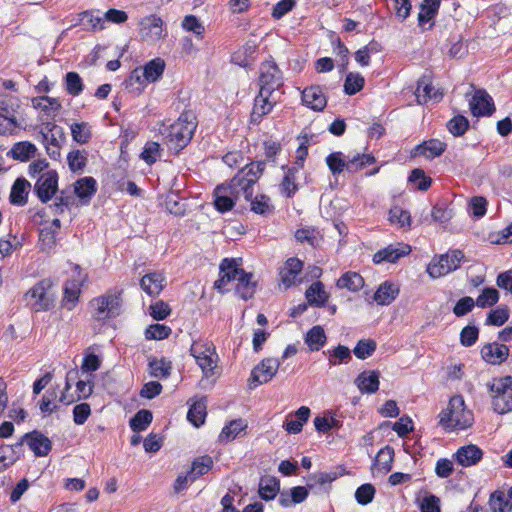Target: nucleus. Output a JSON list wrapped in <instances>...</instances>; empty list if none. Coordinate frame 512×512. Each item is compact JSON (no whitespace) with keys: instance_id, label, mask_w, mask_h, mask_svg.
<instances>
[{"instance_id":"60","label":"nucleus","mask_w":512,"mask_h":512,"mask_svg":"<svg viewBox=\"0 0 512 512\" xmlns=\"http://www.w3.org/2000/svg\"><path fill=\"white\" fill-rule=\"evenodd\" d=\"M499 300V292L495 288H485L477 297L475 304L485 308L496 304Z\"/></svg>"},{"instance_id":"63","label":"nucleus","mask_w":512,"mask_h":512,"mask_svg":"<svg viewBox=\"0 0 512 512\" xmlns=\"http://www.w3.org/2000/svg\"><path fill=\"white\" fill-rule=\"evenodd\" d=\"M376 349V342L371 339L360 340L356 344L353 352L358 359H366L371 356Z\"/></svg>"},{"instance_id":"9","label":"nucleus","mask_w":512,"mask_h":512,"mask_svg":"<svg viewBox=\"0 0 512 512\" xmlns=\"http://www.w3.org/2000/svg\"><path fill=\"white\" fill-rule=\"evenodd\" d=\"M220 277L215 281L214 287L220 292L229 291V284L237 282L244 270L240 268L234 259L225 258L220 264Z\"/></svg>"},{"instance_id":"10","label":"nucleus","mask_w":512,"mask_h":512,"mask_svg":"<svg viewBox=\"0 0 512 512\" xmlns=\"http://www.w3.org/2000/svg\"><path fill=\"white\" fill-rule=\"evenodd\" d=\"M49 286L48 281L42 280L27 291L26 297L34 300L31 303V307L34 311H47L54 306V299L48 293Z\"/></svg>"},{"instance_id":"8","label":"nucleus","mask_w":512,"mask_h":512,"mask_svg":"<svg viewBox=\"0 0 512 512\" xmlns=\"http://www.w3.org/2000/svg\"><path fill=\"white\" fill-rule=\"evenodd\" d=\"M283 85V75L277 64L272 61H264L259 68V86L270 92H275Z\"/></svg>"},{"instance_id":"29","label":"nucleus","mask_w":512,"mask_h":512,"mask_svg":"<svg viewBox=\"0 0 512 512\" xmlns=\"http://www.w3.org/2000/svg\"><path fill=\"white\" fill-rule=\"evenodd\" d=\"M394 458V450L390 446H385L384 448L380 449L377 453L372 470L375 472L381 474H386L389 472L392 468V462Z\"/></svg>"},{"instance_id":"4","label":"nucleus","mask_w":512,"mask_h":512,"mask_svg":"<svg viewBox=\"0 0 512 512\" xmlns=\"http://www.w3.org/2000/svg\"><path fill=\"white\" fill-rule=\"evenodd\" d=\"M492 407L498 414L512 411V376L494 378L487 383Z\"/></svg>"},{"instance_id":"43","label":"nucleus","mask_w":512,"mask_h":512,"mask_svg":"<svg viewBox=\"0 0 512 512\" xmlns=\"http://www.w3.org/2000/svg\"><path fill=\"white\" fill-rule=\"evenodd\" d=\"M79 294L80 282L76 280L67 282L64 287L63 306L72 310L78 302Z\"/></svg>"},{"instance_id":"17","label":"nucleus","mask_w":512,"mask_h":512,"mask_svg":"<svg viewBox=\"0 0 512 512\" xmlns=\"http://www.w3.org/2000/svg\"><path fill=\"white\" fill-rule=\"evenodd\" d=\"M24 441L37 457L46 456L52 448L50 439L36 430L26 433L20 442Z\"/></svg>"},{"instance_id":"34","label":"nucleus","mask_w":512,"mask_h":512,"mask_svg":"<svg viewBox=\"0 0 512 512\" xmlns=\"http://www.w3.org/2000/svg\"><path fill=\"white\" fill-rule=\"evenodd\" d=\"M306 299L310 305L317 307L324 306L327 302L329 295L324 289L322 282L313 283L305 293Z\"/></svg>"},{"instance_id":"48","label":"nucleus","mask_w":512,"mask_h":512,"mask_svg":"<svg viewBox=\"0 0 512 512\" xmlns=\"http://www.w3.org/2000/svg\"><path fill=\"white\" fill-rule=\"evenodd\" d=\"M213 466V460L210 456H202L195 459L192 463L191 471L188 473L190 481H195L199 476L206 474Z\"/></svg>"},{"instance_id":"56","label":"nucleus","mask_w":512,"mask_h":512,"mask_svg":"<svg viewBox=\"0 0 512 512\" xmlns=\"http://www.w3.org/2000/svg\"><path fill=\"white\" fill-rule=\"evenodd\" d=\"M365 80L364 77L359 73H349L346 76L344 83V91L348 95H354L360 90H362L364 86Z\"/></svg>"},{"instance_id":"51","label":"nucleus","mask_w":512,"mask_h":512,"mask_svg":"<svg viewBox=\"0 0 512 512\" xmlns=\"http://www.w3.org/2000/svg\"><path fill=\"white\" fill-rule=\"evenodd\" d=\"M326 164L333 175L347 171L348 160L341 152H333L326 157Z\"/></svg>"},{"instance_id":"59","label":"nucleus","mask_w":512,"mask_h":512,"mask_svg":"<svg viewBox=\"0 0 512 512\" xmlns=\"http://www.w3.org/2000/svg\"><path fill=\"white\" fill-rule=\"evenodd\" d=\"M161 148L157 142H147L140 154V158L148 165L154 164L160 156Z\"/></svg>"},{"instance_id":"20","label":"nucleus","mask_w":512,"mask_h":512,"mask_svg":"<svg viewBox=\"0 0 512 512\" xmlns=\"http://www.w3.org/2000/svg\"><path fill=\"white\" fill-rule=\"evenodd\" d=\"M302 102L315 111H322L327 104V99L319 86H310L302 91Z\"/></svg>"},{"instance_id":"47","label":"nucleus","mask_w":512,"mask_h":512,"mask_svg":"<svg viewBox=\"0 0 512 512\" xmlns=\"http://www.w3.org/2000/svg\"><path fill=\"white\" fill-rule=\"evenodd\" d=\"M81 21L92 30H103L105 28L104 14L99 10H88L80 14Z\"/></svg>"},{"instance_id":"1","label":"nucleus","mask_w":512,"mask_h":512,"mask_svg":"<svg viewBox=\"0 0 512 512\" xmlns=\"http://www.w3.org/2000/svg\"><path fill=\"white\" fill-rule=\"evenodd\" d=\"M196 116L192 111H184L169 127L165 136L168 149L178 153L191 141L196 130Z\"/></svg>"},{"instance_id":"52","label":"nucleus","mask_w":512,"mask_h":512,"mask_svg":"<svg viewBox=\"0 0 512 512\" xmlns=\"http://www.w3.org/2000/svg\"><path fill=\"white\" fill-rule=\"evenodd\" d=\"M347 160V171L350 173H355L375 162V158L371 154H357L347 157Z\"/></svg>"},{"instance_id":"15","label":"nucleus","mask_w":512,"mask_h":512,"mask_svg":"<svg viewBox=\"0 0 512 512\" xmlns=\"http://www.w3.org/2000/svg\"><path fill=\"white\" fill-rule=\"evenodd\" d=\"M470 110L473 116H489L494 110L492 97L483 89L476 90L469 102Z\"/></svg>"},{"instance_id":"58","label":"nucleus","mask_w":512,"mask_h":512,"mask_svg":"<svg viewBox=\"0 0 512 512\" xmlns=\"http://www.w3.org/2000/svg\"><path fill=\"white\" fill-rule=\"evenodd\" d=\"M150 375L155 378H166L170 375V362L154 359L149 362Z\"/></svg>"},{"instance_id":"7","label":"nucleus","mask_w":512,"mask_h":512,"mask_svg":"<svg viewBox=\"0 0 512 512\" xmlns=\"http://www.w3.org/2000/svg\"><path fill=\"white\" fill-rule=\"evenodd\" d=\"M93 308V316L97 320H106L114 318L120 313L121 298L120 293L109 292L90 301Z\"/></svg>"},{"instance_id":"23","label":"nucleus","mask_w":512,"mask_h":512,"mask_svg":"<svg viewBox=\"0 0 512 512\" xmlns=\"http://www.w3.org/2000/svg\"><path fill=\"white\" fill-rule=\"evenodd\" d=\"M309 417L310 409L307 406H301L294 414L287 416L283 428L290 434H298Z\"/></svg>"},{"instance_id":"46","label":"nucleus","mask_w":512,"mask_h":512,"mask_svg":"<svg viewBox=\"0 0 512 512\" xmlns=\"http://www.w3.org/2000/svg\"><path fill=\"white\" fill-rule=\"evenodd\" d=\"M249 201L251 211L254 213L262 216H268L273 213L274 207L271 204L270 198L268 196L260 194L254 198L251 197Z\"/></svg>"},{"instance_id":"44","label":"nucleus","mask_w":512,"mask_h":512,"mask_svg":"<svg viewBox=\"0 0 512 512\" xmlns=\"http://www.w3.org/2000/svg\"><path fill=\"white\" fill-rule=\"evenodd\" d=\"M72 139L79 144H86L92 137V127L88 122H77L70 125Z\"/></svg>"},{"instance_id":"16","label":"nucleus","mask_w":512,"mask_h":512,"mask_svg":"<svg viewBox=\"0 0 512 512\" xmlns=\"http://www.w3.org/2000/svg\"><path fill=\"white\" fill-rule=\"evenodd\" d=\"M410 252L411 247L407 244L399 243L397 245H388L373 255V262L375 264H381L383 262L395 263Z\"/></svg>"},{"instance_id":"64","label":"nucleus","mask_w":512,"mask_h":512,"mask_svg":"<svg viewBox=\"0 0 512 512\" xmlns=\"http://www.w3.org/2000/svg\"><path fill=\"white\" fill-rule=\"evenodd\" d=\"M409 182L415 184L418 190L426 191L431 186L432 180L423 170L414 169L409 176Z\"/></svg>"},{"instance_id":"2","label":"nucleus","mask_w":512,"mask_h":512,"mask_svg":"<svg viewBox=\"0 0 512 512\" xmlns=\"http://www.w3.org/2000/svg\"><path fill=\"white\" fill-rule=\"evenodd\" d=\"M264 168V162H252L239 170L227 186L238 198L243 196L246 200H250L254 193V186Z\"/></svg>"},{"instance_id":"26","label":"nucleus","mask_w":512,"mask_h":512,"mask_svg":"<svg viewBox=\"0 0 512 512\" xmlns=\"http://www.w3.org/2000/svg\"><path fill=\"white\" fill-rule=\"evenodd\" d=\"M31 184L24 178H17L12 185L10 192V202L16 206H24L27 203Z\"/></svg>"},{"instance_id":"22","label":"nucleus","mask_w":512,"mask_h":512,"mask_svg":"<svg viewBox=\"0 0 512 512\" xmlns=\"http://www.w3.org/2000/svg\"><path fill=\"white\" fill-rule=\"evenodd\" d=\"M303 268V263L298 258L292 257L289 258L285 265L280 270V282L284 286L285 289L291 287L300 274Z\"/></svg>"},{"instance_id":"3","label":"nucleus","mask_w":512,"mask_h":512,"mask_svg":"<svg viewBox=\"0 0 512 512\" xmlns=\"http://www.w3.org/2000/svg\"><path fill=\"white\" fill-rule=\"evenodd\" d=\"M440 424L446 428L466 429L470 427L474 421L473 413L466 409L462 396H453L448 408L439 415Z\"/></svg>"},{"instance_id":"30","label":"nucleus","mask_w":512,"mask_h":512,"mask_svg":"<svg viewBox=\"0 0 512 512\" xmlns=\"http://www.w3.org/2000/svg\"><path fill=\"white\" fill-rule=\"evenodd\" d=\"M398 294V286L386 281L378 287L373 298L379 305H389L396 299Z\"/></svg>"},{"instance_id":"55","label":"nucleus","mask_w":512,"mask_h":512,"mask_svg":"<svg viewBox=\"0 0 512 512\" xmlns=\"http://www.w3.org/2000/svg\"><path fill=\"white\" fill-rule=\"evenodd\" d=\"M489 505L492 512H510L512 505L503 492L496 491L491 494Z\"/></svg>"},{"instance_id":"21","label":"nucleus","mask_w":512,"mask_h":512,"mask_svg":"<svg viewBox=\"0 0 512 512\" xmlns=\"http://www.w3.org/2000/svg\"><path fill=\"white\" fill-rule=\"evenodd\" d=\"M415 96L419 104H424L429 100L440 101L443 94L434 89L428 76H423L417 82Z\"/></svg>"},{"instance_id":"32","label":"nucleus","mask_w":512,"mask_h":512,"mask_svg":"<svg viewBox=\"0 0 512 512\" xmlns=\"http://www.w3.org/2000/svg\"><path fill=\"white\" fill-rule=\"evenodd\" d=\"M280 484L276 477L263 476L259 481V495L263 500L269 501L279 493Z\"/></svg>"},{"instance_id":"24","label":"nucleus","mask_w":512,"mask_h":512,"mask_svg":"<svg viewBox=\"0 0 512 512\" xmlns=\"http://www.w3.org/2000/svg\"><path fill=\"white\" fill-rule=\"evenodd\" d=\"M483 452L476 445H467L460 447L454 457L457 463L463 467H469L477 464L482 458Z\"/></svg>"},{"instance_id":"6","label":"nucleus","mask_w":512,"mask_h":512,"mask_svg":"<svg viewBox=\"0 0 512 512\" xmlns=\"http://www.w3.org/2000/svg\"><path fill=\"white\" fill-rule=\"evenodd\" d=\"M191 355L200 367L205 377L214 375L218 355L212 343L194 342L190 348Z\"/></svg>"},{"instance_id":"5","label":"nucleus","mask_w":512,"mask_h":512,"mask_svg":"<svg viewBox=\"0 0 512 512\" xmlns=\"http://www.w3.org/2000/svg\"><path fill=\"white\" fill-rule=\"evenodd\" d=\"M463 259L464 254L461 250H449L445 254L434 256L428 264L426 271L431 278H440L457 270Z\"/></svg>"},{"instance_id":"62","label":"nucleus","mask_w":512,"mask_h":512,"mask_svg":"<svg viewBox=\"0 0 512 512\" xmlns=\"http://www.w3.org/2000/svg\"><path fill=\"white\" fill-rule=\"evenodd\" d=\"M469 127L468 120L461 115L455 116L447 122V129L454 136L463 135Z\"/></svg>"},{"instance_id":"28","label":"nucleus","mask_w":512,"mask_h":512,"mask_svg":"<svg viewBox=\"0 0 512 512\" xmlns=\"http://www.w3.org/2000/svg\"><path fill=\"white\" fill-rule=\"evenodd\" d=\"M355 384L362 393H375L379 389V373L364 371L357 376Z\"/></svg>"},{"instance_id":"35","label":"nucleus","mask_w":512,"mask_h":512,"mask_svg":"<svg viewBox=\"0 0 512 512\" xmlns=\"http://www.w3.org/2000/svg\"><path fill=\"white\" fill-rule=\"evenodd\" d=\"M36 151L37 148L33 143L29 141H21L12 146L9 155H11L15 160L25 162L34 157Z\"/></svg>"},{"instance_id":"19","label":"nucleus","mask_w":512,"mask_h":512,"mask_svg":"<svg viewBox=\"0 0 512 512\" xmlns=\"http://www.w3.org/2000/svg\"><path fill=\"white\" fill-rule=\"evenodd\" d=\"M509 355V348L504 344L489 343L481 348V356L484 361L492 365L503 363Z\"/></svg>"},{"instance_id":"53","label":"nucleus","mask_w":512,"mask_h":512,"mask_svg":"<svg viewBox=\"0 0 512 512\" xmlns=\"http://www.w3.org/2000/svg\"><path fill=\"white\" fill-rule=\"evenodd\" d=\"M153 416L149 410L138 411L130 420V427L134 432L144 431L152 422Z\"/></svg>"},{"instance_id":"36","label":"nucleus","mask_w":512,"mask_h":512,"mask_svg":"<svg viewBox=\"0 0 512 512\" xmlns=\"http://www.w3.org/2000/svg\"><path fill=\"white\" fill-rule=\"evenodd\" d=\"M33 106L37 109H40L44 112L48 117H55L62 106L60 101L57 98H52L48 96L38 97L32 100Z\"/></svg>"},{"instance_id":"27","label":"nucleus","mask_w":512,"mask_h":512,"mask_svg":"<svg viewBox=\"0 0 512 512\" xmlns=\"http://www.w3.org/2000/svg\"><path fill=\"white\" fill-rule=\"evenodd\" d=\"M165 278L160 273H149L142 277L140 285L141 288L149 295V296H157L164 288Z\"/></svg>"},{"instance_id":"41","label":"nucleus","mask_w":512,"mask_h":512,"mask_svg":"<svg viewBox=\"0 0 512 512\" xmlns=\"http://www.w3.org/2000/svg\"><path fill=\"white\" fill-rule=\"evenodd\" d=\"M206 414V400L202 398L191 405L187 413V419L195 427H199L204 423Z\"/></svg>"},{"instance_id":"14","label":"nucleus","mask_w":512,"mask_h":512,"mask_svg":"<svg viewBox=\"0 0 512 512\" xmlns=\"http://www.w3.org/2000/svg\"><path fill=\"white\" fill-rule=\"evenodd\" d=\"M139 25L141 39L149 44L157 42L163 35V21L156 15L144 17Z\"/></svg>"},{"instance_id":"12","label":"nucleus","mask_w":512,"mask_h":512,"mask_svg":"<svg viewBox=\"0 0 512 512\" xmlns=\"http://www.w3.org/2000/svg\"><path fill=\"white\" fill-rule=\"evenodd\" d=\"M35 192L41 202L47 203L58 189V174L55 170L42 173L35 184Z\"/></svg>"},{"instance_id":"54","label":"nucleus","mask_w":512,"mask_h":512,"mask_svg":"<svg viewBox=\"0 0 512 512\" xmlns=\"http://www.w3.org/2000/svg\"><path fill=\"white\" fill-rule=\"evenodd\" d=\"M389 220L392 224H396L401 228L410 227L411 225L410 213L399 206H394L390 209Z\"/></svg>"},{"instance_id":"25","label":"nucleus","mask_w":512,"mask_h":512,"mask_svg":"<svg viewBox=\"0 0 512 512\" xmlns=\"http://www.w3.org/2000/svg\"><path fill=\"white\" fill-rule=\"evenodd\" d=\"M96 191L97 182L93 177H83L74 183V193L84 204L89 203Z\"/></svg>"},{"instance_id":"45","label":"nucleus","mask_w":512,"mask_h":512,"mask_svg":"<svg viewBox=\"0 0 512 512\" xmlns=\"http://www.w3.org/2000/svg\"><path fill=\"white\" fill-rule=\"evenodd\" d=\"M247 428V424L242 419H237L231 421L228 425H226L220 435L219 440L220 441H232L234 440L241 432H243Z\"/></svg>"},{"instance_id":"31","label":"nucleus","mask_w":512,"mask_h":512,"mask_svg":"<svg viewBox=\"0 0 512 512\" xmlns=\"http://www.w3.org/2000/svg\"><path fill=\"white\" fill-rule=\"evenodd\" d=\"M22 452V442L0 447V472L13 465Z\"/></svg>"},{"instance_id":"61","label":"nucleus","mask_w":512,"mask_h":512,"mask_svg":"<svg viewBox=\"0 0 512 512\" xmlns=\"http://www.w3.org/2000/svg\"><path fill=\"white\" fill-rule=\"evenodd\" d=\"M39 241L43 251H51L56 244V230H53L52 227H45L41 229L39 233Z\"/></svg>"},{"instance_id":"38","label":"nucleus","mask_w":512,"mask_h":512,"mask_svg":"<svg viewBox=\"0 0 512 512\" xmlns=\"http://www.w3.org/2000/svg\"><path fill=\"white\" fill-rule=\"evenodd\" d=\"M256 283L252 281V274L245 271L239 277L235 284L237 294L244 300L253 297L255 293Z\"/></svg>"},{"instance_id":"13","label":"nucleus","mask_w":512,"mask_h":512,"mask_svg":"<svg viewBox=\"0 0 512 512\" xmlns=\"http://www.w3.org/2000/svg\"><path fill=\"white\" fill-rule=\"evenodd\" d=\"M276 103L277 99L274 97V92L259 89V93L254 100L251 121L259 123L265 115L272 111Z\"/></svg>"},{"instance_id":"33","label":"nucleus","mask_w":512,"mask_h":512,"mask_svg":"<svg viewBox=\"0 0 512 512\" xmlns=\"http://www.w3.org/2000/svg\"><path fill=\"white\" fill-rule=\"evenodd\" d=\"M446 149V144L438 139L424 141L416 147V153L423 155L427 159H433L440 156Z\"/></svg>"},{"instance_id":"11","label":"nucleus","mask_w":512,"mask_h":512,"mask_svg":"<svg viewBox=\"0 0 512 512\" xmlns=\"http://www.w3.org/2000/svg\"><path fill=\"white\" fill-rule=\"evenodd\" d=\"M280 361L276 358L263 359L251 372L250 387L269 382L277 373Z\"/></svg>"},{"instance_id":"18","label":"nucleus","mask_w":512,"mask_h":512,"mask_svg":"<svg viewBox=\"0 0 512 512\" xmlns=\"http://www.w3.org/2000/svg\"><path fill=\"white\" fill-rule=\"evenodd\" d=\"M238 197L231 191L227 185H218L214 190V206L217 211L225 213L230 211Z\"/></svg>"},{"instance_id":"40","label":"nucleus","mask_w":512,"mask_h":512,"mask_svg":"<svg viewBox=\"0 0 512 512\" xmlns=\"http://www.w3.org/2000/svg\"><path fill=\"white\" fill-rule=\"evenodd\" d=\"M364 286L363 277L356 272H346L337 280L338 288L357 292Z\"/></svg>"},{"instance_id":"49","label":"nucleus","mask_w":512,"mask_h":512,"mask_svg":"<svg viewBox=\"0 0 512 512\" xmlns=\"http://www.w3.org/2000/svg\"><path fill=\"white\" fill-rule=\"evenodd\" d=\"M88 154L85 150H72L67 155V162L72 172L83 171L87 164Z\"/></svg>"},{"instance_id":"39","label":"nucleus","mask_w":512,"mask_h":512,"mask_svg":"<svg viewBox=\"0 0 512 512\" xmlns=\"http://www.w3.org/2000/svg\"><path fill=\"white\" fill-rule=\"evenodd\" d=\"M146 82H156L164 73L165 61L161 58H154L141 68Z\"/></svg>"},{"instance_id":"37","label":"nucleus","mask_w":512,"mask_h":512,"mask_svg":"<svg viewBox=\"0 0 512 512\" xmlns=\"http://www.w3.org/2000/svg\"><path fill=\"white\" fill-rule=\"evenodd\" d=\"M304 340L310 351H319L325 345L327 337L323 327L316 325L306 333Z\"/></svg>"},{"instance_id":"50","label":"nucleus","mask_w":512,"mask_h":512,"mask_svg":"<svg viewBox=\"0 0 512 512\" xmlns=\"http://www.w3.org/2000/svg\"><path fill=\"white\" fill-rule=\"evenodd\" d=\"M65 89L71 96H78L84 90L82 78L77 72H68L65 75Z\"/></svg>"},{"instance_id":"42","label":"nucleus","mask_w":512,"mask_h":512,"mask_svg":"<svg viewBox=\"0 0 512 512\" xmlns=\"http://www.w3.org/2000/svg\"><path fill=\"white\" fill-rule=\"evenodd\" d=\"M440 3L441 0H423L418 14V22L420 26L429 22L437 15Z\"/></svg>"},{"instance_id":"57","label":"nucleus","mask_w":512,"mask_h":512,"mask_svg":"<svg viewBox=\"0 0 512 512\" xmlns=\"http://www.w3.org/2000/svg\"><path fill=\"white\" fill-rule=\"evenodd\" d=\"M295 238L300 243H308L312 247L319 245V233L313 228H301L295 232Z\"/></svg>"}]
</instances>
